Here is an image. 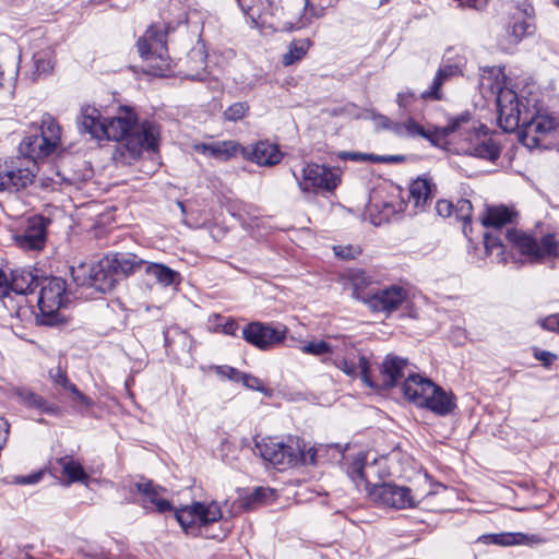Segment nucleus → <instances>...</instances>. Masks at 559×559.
Here are the masks:
<instances>
[{
	"mask_svg": "<svg viewBox=\"0 0 559 559\" xmlns=\"http://www.w3.org/2000/svg\"><path fill=\"white\" fill-rule=\"evenodd\" d=\"M463 223V234L469 238V235L472 234V226H471V222H462Z\"/></svg>",
	"mask_w": 559,
	"mask_h": 559,
	"instance_id": "57",
	"label": "nucleus"
},
{
	"mask_svg": "<svg viewBox=\"0 0 559 559\" xmlns=\"http://www.w3.org/2000/svg\"><path fill=\"white\" fill-rule=\"evenodd\" d=\"M193 147L194 151L203 155L221 160H228L238 154L240 144L236 141L227 140L212 143H199Z\"/></svg>",
	"mask_w": 559,
	"mask_h": 559,
	"instance_id": "25",
	"label": "nucleus"
},
{
	"mask_svg": "<svg viewBox=\"0 0 559 559\" xmlns=\"http://www.w3.org/2000/svg\"><path fill=\"white\" fill-rule=\"evenodd\" d=\"M71 276L78 286L94 288L99 293L110 292L118 283L108 255L94 263L72 266Z\"/></svg>",
	"mask_w": 559,
	"mask_h": 559,
	"instance_id": "9",
	"label": "nucleus"
},
{
	"mask_svg": "<svg viewBox=\"0 0 559 559\" xmlns=\"http://www.w3.org/2000/svg\"><path fill=\"white\" fill-rule=\"evenodd\" d=\"M273 495V491L269 488L258 487L253 490V498H259V502L262 503Z\"/></svg>",
	"mask_w": 559,
	"mask_h": 559,
	"instance_id": "55",
	"label": "nucleus"
},
{
	"mask_svg": "<svg viewBox=\"0 0 559 559\" xmlns=\"http://www.w3.org/2000/svg\"><path fill=\"white\" fill-rule=\"evenodd\" d=\"M424 98L421 94L417 95L414 91L407 88L399 92L396 95V104L403 115L420 116L424 112Z\"/></svg>",
	"mask_w": 559,
	"mask_h": 559,
	"instance_id": "35",
	"label": "nucleus"
},
{
	"mask_svg": "<svg viewBox=\"0 0 559 559\" xmlns=\"http://www.w3.org/2000/svg\"><path fill=\"white\" fill-rule=\"evenodd\" d=\"M37 305L45 317L55 316L66 300V281L61 277H45L39 283Z\"/></svg>",
	"mask_w": 559,
	"mask_h": 559,
	"instance_id": "18",
	"label": "nucleus"
},
{
	"mask_svg": "<svg viewBox=\"0 0 559 559\" xmlns=\"http://www.w3.org/2000/svg\"><path fill=\"white\" fill-rule=\"evenodd\" d=\"M485 544H493L499 546L530 545L538 543L542 539L537 535H526L524 533H499L486 534L479 537Z\"/></svg>",
	"mask_w": 559,
	"mask_h": 559,
	"instance_id": "32",
	"label": "nucleus"
},
{
	"mask_svg": "<svg viewBox=\"0 0 559 559\" xmlns=\"http://www.w3.org/2000/svg\"><path fill=\"white\" fill-rule=\"evenodd\" d=\"M465 64V57L455 49L450 48L443 55L442 63L437 70V73L448 82L454 76L463 75Z\"/></svg>",
	"mask_w": 559,
	"mask_h": 559,
	"instance_id": "33",
	"label": "nucleus"
},
{
	"mask_svg": "<svg viewBox=\"0 0 559 559\" xmlns=\"http://www.w3.org/2000/svg\"><path fill=\"white\" fill-rule=\"evenodd\" d=\"M518 217V212L512 206L507 205H493L487 207L481 223L486 227H493L499 229L500 227L513 223Z\"/></svg>",
	"mask_w": 559,
	"mask_h": 559,
	"instance_id": "31",
	"label": "nucleus"
},
{
	"mask_svg": "<svg viewBox=\"0 0 559 559\" xmlns=\"http://www.w3.org/2000/svg\"><path fill=\"white\" fill-rule=\"evenodd\" d=\"M558 4H559V1H558Z\"/></svg>",
	"mask_w": 559,
	"mask_h": 559,
	"instance_id": "63",
	"label": "nucleus"
},
{
	"mask_svg": "<svg viewBox=\"0 0 559 559\" xmlns=\"http://www.w3.org/2000/svg\"><path fill=\"white\" fill-rule=\"evenodd\" d=\"M39 283L40 281L31 270H13L10 278L4 271L0 270V298L9 296L11 292L19 295L32 294Z\"/></svg>",
	"mask_w": 559,
	"mask_h": 559,
	"instance_id": "21",
	"label": "nucleus"
},
{
	"mask_svg": "<svg viewBox=\"0 0 559 559\" xmlns=\"http://www.w3.org/2000/svg\"><path fill=\"white\" fill-rule=\"evenodd\" d=\"M110 261V264L114 269V272L117 275V281L120 278L127 277L136 271L143 269L145 264V260L139 258L133 253H114L107 254Z\"/></svg>",
	"mask_w": 559,
	"mask_h": 559,
	"instance_id": "27",
	"label": "nucleus"
},
{
	"mask_svg": "<svg viewBox=\"0 0 559 559\" xmlns=\"http://www.w3.org/2000/svg\"><path fill=\"white\" fill-rule=\"evenodd\" d=\"M240 382H242V384L250 390L262 392L267 396L271 395V390L267 389L264 385L263 381L255 376L242 372L240 377Z\"/></svg>",
	"mask_w": 559,
	"mask_h": 559,
	"instance_id": "44",
	"label": "nucleus"
},
{
	"mask_svg": "<svg viewBox=\"0 0 559 559\" xmlns=\"http://www.w3.org/2000/svg\"><path fill=\"white\" fill-rule=\"evenodd\" d=\"M255 448L264 461L280 469L297 466L302 459L301 441L296 437H288L286 441L266 438L257 442Z\"/></svg>",
	"mask_w": 559,
	"mask_h": 559,
	"instance_id": "10",
	"label": "nucleus"
},
{
	"mask_svg": "<svg viewBox=\"0 0 559 559\" xmlns=\"http://www.w3.org/2000/svg\"><path fill=\"white\" fill-rule=\"evenodd\" d=\"M302 448V459L300 460L299 464H316V454L317 451L313 448L308 449L305 451V445L301 443Z\"/></svg>",
	"mask_w": 559,
	"mask_h": 559,
	"instance_id": "52",
	"label": "nucleus"
},
{
	"mask_svg": "<svg viewBox=\"0 0 559 559\" xmlns=\"http://www.w3.org/2000/svg\"><path fill=\"white\" fill-rule=\"evenodd\" d=\"M61 141V128L57 120L49 114L41 118L39 132L26 135L20 144V152L24 155L22 158L36 159L44 158L52 154Z\"/></svg>",
	"mask_w": 559,
	"mask_h": 559,
	"instance_id": "8",
	"label": "nucleus"
},
{
	"mask_svg": "<svg viewBox=\"0 0 559 559\" xmlns=\"http://www.w3.org/2000/svg\"><path fill=\"white\" fill-rule=\"evenodd\" d=\"M48 224L49 221L41 215L29 217L25 226L13 236L15 245L23 250H41L47 240Z\"/></svg>",
	"mask_w": 559,
	"mask_h": 559,
	"instance_id": "19",
	"label": "nucleus"
},
{
	"mask_svg": "<svg viewBox=\"0 0 559 559\" xmlns=\"http://www.w3.org/2000/svg\"><path fill=\"white\" fill-rule=\"evenodd\" d=\"M293 176L304 193L317 194L320 191L331 192L335 190L341 182V177L335 170L317 163L305 164L300 171H294Z\"/></svg>",
	"mask_w": 559,
	"mask_h": 559,
	"instance_id": "12",
	"label": "nucleus"
},
{
	"mask_svg": "<svg viewBox=\"0 0 559 559\" xmlns=\"http://www.w3.org/2000/svg\"><path fill=\"white\" fill-rule=\"evenodd\" d=\"M56 463L60 466L61 473L67 477L69 484L86 481L88 479L82 464L75 461L72 456H61L56 460Z\"/></svg>",
	"mask_w": 559,
	"mask_h": 559,
	"instance_id": "38",
	"label": "nucleus"
},
{
	"mask_svg": "<svg viewBox=\"0 0 559 559\" xmlns=\"http://www.w3.org/2000/svg\"><path fill=\"white\" fill-rule=\"evenodd\" d=\"M259 498H253V491L246 496L245 498L241 499V504L240 507L246 510V511H249L253 508H255L257 504H259Z\"/></svg>",
	"mask_w": 559,
	"mask_h": 559,
	"instance_id": "53",
	"label": "nucleus"
},
{
	"mask_svg": "<svg viewBox=\"0 0 559 559\" xmlns=\"http://www.w3.org/2000/svg\"><path fill=\"white\" fill-rule=\"evenodd\" d=\"M49 378L53 382V384L61 386L66 391H69L73 394V401L80 403L86 407L93 405L92 400L82 393L75 384L71 383L66 370H63L60 366L52 368L49 370Z\"/></svg>",
	"mask_w": 559,
	"mask_h": 559,
	"instance_id": "34",
	"label": "nucleus"
},
{
	"mask_svg": "<svg viewBox=\"0 0 559 559\" xmlns=\"http://www.w3.org/2000/svg\"><path fill=\"white\" fill-rule=\"evenodd\" d=\"M249 111V105L246 102H238L230 105L224 111V118L228 121H238L242 119Z\"/></svg>",
	"mask_w": 559,
	"mask_h": 559,
	"instance_id": "42",
	"label": "nucleus"
},
{
	"mask_svg": "<svg viewBox=\"0 0 559 559\" xmlns=\"http://www.w3.org/2000/svg\"><path fill=\"white\" fill-rule=\"evenodd\" d=\"M407 368V360L400 358L397 356H386L383 360L380 372H381V384L382 388H392L397 384V382L405 377V370ZM371 381L374 383L373 388H378L372 379Z\"/></svg>",
	"mask_w": 559,
	"mask_h": 559,
	"instance_id": "23",
	"label": "nucleus"
},
{
	"mask_svg": "<svg viewBox=\"0 0 559 559\" xmlns=\"http://www.w3.org/2000/svg\"><path fill=\"white\" fill-rule=\"evenodd\" d=\"M238 330V324L234 319H227L225 323L222 324V332L226 335H236Z\"/></svg>",
	"mask_w": 559,
	"mask_h": 559,
	"instance_id": "54",
	"label": "nucleus"
},
{
	"mask_svg": "<svg viewBox=\"0 0 559 559\" xmlns=\"http://www.w3.org/2000/svg\"><path fill=\"white\" fill-rule=\"evenodd\" d=\"M38 167L31 159L14 157L0 162V192L17 193L34 183Z\"/></svg>",
	"mask_w": 559,
	"mask_h": 559,
	"instance_id": "11",
	"label": "nucleus"
},
{
	"mask_svg": "<svg viewBox=\"0 0 559 559\" xmlns=\"http://www.w3.org/2000/svg\"><path fill=\"white\" fill-rule=\"evenodd\" d=\"M534 356L537 360L542 361L545 366H550L556 359L557 356L547 350H538L536 349Z\"/></svg>",
	"mask_w": 559,
	"mask_h": 559,
	"instance_id": "50",
	"label": "nucleus"
},
{
	"mask_svg": "<svg viewBox=\"0 0 559 559\" xmlns=\"http://www.w3.org/2000/svg\"><path fill=\"white\" fill-rule=\"evenodd\" d=\"M393 457H380L374 459L372 463H367V454L365 452H359L350 457H345L344 468L347 476L350 480L356 485L357 489L365 490L368 493V490L373 486L371 481L372 474H380L378 467H384L391 462ZM394 473L389 471L384 474V476H393ZM383 477V475H379Z\"/></svg>",
	"mask_w": 559,
	"mask_h": 559,
	"instance_id": "14",
	"label": "nucleus"
},
{
	"mask_svg": "<svg viewBox=\"0 0 559 559\" xmlns=\"http://www.w3.org/2000/svg\"><path fill=\"white\" fill-rule=\"evenodd\" d=\"M3 81H4V71L2 69V67L0 66V87L3 86Z\"/></svg>",
	"mask_w": 559,
	"mask_h": 559,
	"instance_id": "58",
	"label": "nucleus"
},
{
	"mask_svg": "<svg viewBox=\"0 0 559 559\" xmlns=\"http://www.w3.org/2000/svg\"><path fill=\"white\" fill-rule=\"evenodd\" d=\"M404 396L419 407H426L438 415H447L453 411V397L436 385L428 378L409 373L402 385Z\"/></svg>",
	"mask_w": 559,
	"mask_h": 559,
	"instance_id": "5",
	"label": "nucleus"
},
{
	"mask_svg": "<svg viewBox=\"0 0 559 559\" xmlns=\"http://www.w3.org/2000/svg\"><path fill=\"white\" fill-rule=\"evenodd\" d=\"M415 116H407L406 120L399 122L397 136H421L431 140L435 134L448 136L457 134L456 152L496 162L500 157L501 146L487 132H483L469 112L449 119L448 124L435 132L426 130L417 122Z\"/></svg>",
	"mask_w": 559,
	"mask_h": 559,
	"instance_id": "3",
	"label": "nucleus"
},
{
	"mask_svg": "<svg viewBox=\"0 0 559 559\" xmlns=\"http://www.w3.org/2000/svg\"><path fill=\"white\" fill-rule=\"evenodd\" d=\"M334 254L341 259H355L361 253V249L358 246H334Z\"/></svg>",
	"mask_w": 559,
	"mask_h": 559,
	"instance_id": "46",
	"label": "nucleus"
},
{
	"mask_svg": "<svg viewBox=\"0 0 559 559\" xmlns=\"http://www.w3.org/2000/svg\"><path fill=\"white\" fill-rule=\"evenodd\" d=\"M175 518L186 535L191 537L217 538L210 526L223 518L218 502H193L175 510Z\"/></svg>",
	"mask_w": 559,
	"mask_h": 559,
	"instance_id": "7",
	"label": "nucleus"
},
{
	"mask_svg": "<svg viewBox=\"0 0 559 559\" xmlns=\"http://www.w3.org/2000/svg\"><path fill=\"white\" fill-rule=\"evenodd\" d=\"M373 121L377 129L389 130L395 135L397 134L399 121H393L389 117L381 114L373 116Z\"/></svg>",
	"mask_w": 559,
	"mask_h": 559,
	"instance_id": "47",
	"label": "nucleus"
},
{
	"mask_svg": "<svg viewBox=\"0 0 559 559\" xmlns=\"http://www.w3.org/2000/svg\"><path fill=\"white\" fill-rule=\"evenodd\" d=\"M408 293L405 288L391 285L384 288H376L367 299V306L374 312L386 314L397 310L406 301Z\"/></svg>",
	"mask_w": 559,
	"mask_h": 559,
	"instance_id": "20",
	"label": "nucleus"
},
{
	"mask_svg": "<svg viewBox=\"0 0 559 559\" xmlns=\"http://www.w3.org/2000/svg\"><path fill=\"white\" fill-rule=\"evenodd\" d=\"M287 332L282 323L253 321L242 329V338L260 350H269L283 343Z\"/></svg>",
	"mask_w": 559,
	"mask_h": 559,
	"instance_id": "16",
	"label": "nucleus"
},
{
	"mask_svg": "<svg viewBox=\"0 0 559 559\" xmlns=\"http://www.w3.org/2000/svg\"><path fill=\"white\" fill-rule=\"evenodd\" d=\"M473 214L472 202L467 199H460L454 204V216L461 222H471Z\"/></svg>",
	"mask_w": 559,
	"mask_h": 559,
	"instance_id": "43",
	"label": "nucleus"
},
{
	"mask_svg": "<svg viewBox=\"0 0 559 559\" xmlns=\"http://www.w3.org/2000/svg\"><path fill=\"white\" fill-rule=\"evenodd\" d=\"M76 121L81 133L96 140L119 142L114 158L123 165H131L144 152H155L158 147L159 127L147 120L139 123L130 107H121L117 116L105 119L97 108L85 105Z\"/></svg>",
	"mask_w": 559,
	"mask_h": 559,
	"instance_id": "2",
	"label": "nucleus"
},
{
	"mask_svg": "<svg viewBox=\"0 0 559 559\" xmlns=\"http://www.w3.org/2000/svg\"><path fill=\"white\" fill-rule=\"evenodd\" d=\"M325 13L324 7H314L309 0H305L302 13L295 19H287L282 22V29L298 31L312 24Z\"/></svg>",
	"mask_w": 559,
	"mask_h": 559,
	"instance_id": "29",
	"label": "nucleus"
},
{
	"mask_svg": "<svg viewBox=\"0 0 559 559\" xmlns=\"http://www.w3.org/2000/svg\"><path fill=\"white\" fill-rule=\"evenodd\" d=\"M193 80H197V81H203L204 80V76L198 74L197 76H192Z\"/></svg>",
	"mask_w": 559,
	"mask_h": 559,
	"instance_id": "61",
	"label": "nucleus"
},
{
	"mask_svg": "<svg viewBox=\"0 0 559 559\" xmlns=\"http://www.w3.org/2000/svg\"><path fill=\"white\" fill-rule=\"evenodd\" d=\"M237 1H238V3H239V7L242 9V11H243L246 14H249V10H248V9H246L245 3H243V1H245V0H237Z\"/></svg>",
	"mask_w": 559,
	"mask_h": 559,
	"instance_id": "59",
	"label": "nucleus"
},
{
	"mask_svg": "<svg viewBox=\"0 0 559 559\" xmlns=\"http://www.w3.org/2000/svg\"><path fill=\"white\" fill-rule=\"evenodd\" d=\"M534 8L531 3L523 2L516 7V12L512 15L511 35L514 41H520L526 35L534 31Z\"/></svg>",
	"mask_w": 559,
	"mask_h": 559,
	"instance_id": "24",
	"label": "nucleus"
},
{
	"mask_svg": "<svg viewBox=\"0 0 559 559\" xmlns=\"http://www.w3.org/2000/svg\"><path fill=\"white\" fill-rule=\"evenodd\" d=\"M540 326L547 331L559 334V313L548 316L540 320Z\"/></svg>",
	"mask_w": 559,
	"mask_h": 559,
	"instance_id": "49",
	"label": "nucleus"
},
{
	"mask_svg": "<svg viewBox=\"0 0 559 559\" xmlns=\"http://www.w3.org/2000/svg\"><path fill=\"white\" fill-rule=\"evenodd\" d=\"M436 187L426 178H418L412 182L409 188L411 200L415 207L424 209L433 197Z\"/></svg>",
	"mask_w": 559,
	"mask_h": 559,
	"instance_id": "36",
	"label": "nucleus"
},
{
	"mask_svg": "<svg viewBox=\"0 0 559 559\" xmlns=\"http://www.w3.org/2000/svg\"><path fill=\"white\" fill-rule=\"evenodd\" d=\"M341 278L344 289L350 290L354 298L367 304V299L371 296L374 289L369 288L371 285V278L365 273V271L348 270Z\"/></svg>",
	"mask_w": 559,
	"mask_h": 559,
	"instance_id": "22",
	"label": "nucleus"
},
{
	"mask_svg": "<svg viewBox=\"0 0 559 559\" xmlns=\"http://www.w3.org/2000/svg\"><path fill=\"white\" fill-rule=\"evenodd\" d=\"M104 559H107V558L104 557Z\"/></svg>",
	"mask_w": 559,
	"mask_h": 559,
	"instance_id": "62",
	"label": "nucleus"
},
{
	"mask_svg": "<svg viewBox=\"0 0 559 559\" xmlns=\"http://www.w3.org/2000/svg\"><path fill=\"white\" fill-rule=\"evenodd\" d=\"M484 246L486 254L491 257L498 263H506V247L497 231L486 233L484 235Z\"/></svg>",
	"mask_w": 559,
	"mask_h": 559,
	"instance_id": "39",
	"label": "nucleus"
},
{
	"mask_svg": "<svg viewBox=\"0 0 559 559\" xmlns=\"http://www.w3.org/2000/svg\"><path fill=\"white\" fill-rule=\"evenodd\" d=\"M43 477V473H34L27 476H16L14 483L19 485H32L38 483Z\"/></svg>",
	"mask_w": 559,
	"mask_h": 559,
	"instance_id": "51",
	"label": "nucleus"
},
{
	"mask_svg": "<svg viewBox=\"0 0 559 559\" xmlns=\"http://www.w3.org/2000/svg\"><path fill=\"white\" fill-rule=\"evenodd\" d=\"M300 352L320 357L323 364L332 365L350 377L356 376L359 370L364 383L374 386L368 358L360 354L347 336L328 335L324 340H311L300 346Z\"/></svg>",
	"mask_w": 559,
	"mask_h": 559,
	"instance_id": "4",
	"label": "nucleus"
},
{
	"mask_svg": "<svg viewBox=\"0 0 559 559\" xmlns=\"http://www.w3.org/2000/svg\"><path fill=\"white\" fill-rule=\"evenodd\" d=\"M33 79L46 78L48 76L55 67V51L47 47L44 48L33 56Z\"/></svg>",
	"mask_w": 559,
	"mask_h": 559,
	"instance_id": "37",
	"label": "nucleus"
},
{
	"mask_svg": "<svg viewBox=\"0 0 559 559\" xmlns=\"http://www.w3.org/2000/svg\"><path fill=\"white\" fill-rule=\"evenodd\" d=\"M168 334H169V332H168V331H166V332L164 333V337H165V346H166V347H169V346H170V341H169V336H168Z\"/></svg>",
	"mask_w": 559,
	"mask_h": 559,
	"instance_id": "60",
	"label": "nucleus"
},
{
	"mask_svg": "<svg viewBox=\"0 0 559 559\" xmlns=\"http://www.w3.org/2000/svg\"><path fill=\"white\" fill-rule=\"evenodd\" d=\"M447 81L442 79L437 72L432 79L431 84L427 90L421 93V98L427 102H441L444 99L442 86Z\"/></svg>",
	"mask_w": 559,
	"mask_h": 559,
	"instance_id": "41",
	"label": "nucleus"
},
{
	"mask_svg": "<svg viewBox=\"0 0 559 559\" xmlns=\"http://www.w3.org/2000/svg\"><path fill=\"white\" fill-rule=\"evenodd\" d=\"M211 368L215 371L217 376H219L223 379H228L234 382H240V377L242 372L234 367L222 365L213 366Z\"/></svg>",
	"mask_w": 559,
	"mask_h": 559,
	"instance_id": "45",
	"label": "nucleus"
},
{
	"mask_svg": "<svg viewBox=\"0 0 559 559\" xmlns=\"http://www.w3.org/2000/svg\"><path fill=\"white\" fill-rule=\"evenodd\" d=\"M247 158L260 166H274L282 160L283 153L276 144L260 141L253 145L251 152L247 153Z\"/></svg>",
	"mask_w": 559,
	"mask_h": 559,
	"instance_id": "26",
	"label": "nucleus"
},
{
	"mask_svg": "<svg viewBox=\"0 0 559 559\" xmlns=\"http://www.w3.org/2000/svg\"><path fill=\"white\" fill-rule=\"evenodd\" d=\"M312 41L309 38H301L293 40L287 52L283 55L282 63L284 66H292L297 61H300L311 47Z\"/></svg>",
	"mask_w": 559,
	"mask_h": 559,
	"instance_id": "40",
	"label": "nucleus"
},
{
	"mask_svg": "<svg viewBox=\"0 0 559 559\" xmlns=\"http://www.w3.org/2000/svg\"><path fill=\"white\" fill-rule=\"evenodd\" d=\"M343 158L350 159V160H366L367 155L361 153H352V152H345L342 154Z\"/></svg>",
	"mask_w": 559,
	"mask_h": 559,
	"instance_id": "56",
	"label": "nucleus"
},
{
	"mask_svg": "<svg viewBox=\"0 0 559 559\" xmlns=\"http://www.w3.org/2000/svg\"><path fill=\"white\" fill-rule=\"evenodd\" d=\"M504 73L497 67L484 68L480 84L497 94L498 124L504 132L520 129V141L528 148H549L558 132L557 119L535 97L519 98L504 86Z\"/></svg>",
	"mask_w": 559,
	"mask_h": 559,
	"instance_id": "1",
	"label": "nucleus"
},
{
	"mask_svg": "<svg viewBox=\"0 0 559 559\" xmlns=\"http://www.w3.org/2000/svg\"><path fill=\"white\" fill-rule=\"evenodd\" d=\"M504 237L531 263L555 261L559 257V234L549 233L538 239L523 230L509 228Z\"/></svg>",
	"mask_w": 559,
	"mask_h": 559,
	"instance_id": "6",
	"label": "nucleus"
},
{
	"mask_svg": "<svg viewBox=\"0 0 559 559\" xmlns=\"http://www.w3.org/2000/svg\"><path fill=\"white\" fill-rule=\"evenodd\" d=\"M132 492L136 495L134 501L148 513L163 514L174 510L171 502L164 498L166 489L156 485L153 480L135 483Z\"/></svg>",
	"mask_w": 559,
	"mask_h": 559,
	"instance_id": "17",
	"label": "nucleus"
},
{
	"mask_svg": "<svg viewBox=\"0 0 559 559\" xmlns=\"http://www.w3.org/2000/svg\"><path fill=\"white\" fill-rule=\"evenodd\" d=\"M15 393L19 401L28 408L53 416L61 414V409L57 404L47 402L43 396L36 394L29 389L20 388Z\"/></svg>",
	"mask_w": 559,
	"mask_h": 559,
	"instance_id": "30",
	"label": "nucleus"
},
{
	"mask_svg": "<svg viewBox=\"0 0 559 559\" xmlns=\"http://www.w3.org/2000/svg\"><path fill=\"white\" fill-rule=\"evenodd\" d=\"M166 38L167 33L165 29L152 25L136 41L138 51L143 60L152 61L158 59L160 61L154 74L162 75L163 71L169 67Z\"/></svg>",
	"mask_w": 559,
	"mask_h": 559,
	"instance_id": "15",
	"label": "nucleus"
},
{
	"mask_svg": "<svg viewBox=\"0 0 559 559\" xmlns=\"http://www.w3.org/2000/svg\"><path fill=\"white\" fill-rule=\"evenodd\" d=\"M367 496L379 506L396 510L414 508L423 499L411 488L394 483L373 484Z\"/></svg>",
	"mask_w": 559,
	"mask_h": 559,
	"instance_id": "13",
	"label": "nucleus"
},
{
	"mask_svg": "<svg viewBox=\"0 0 559 559\" xmlns=\"http://www.w3.org/2000/svg\"><path fill=\"white\" fill-rule=\"evenodd\" d=\"M143 269L146 276L163 287L178 286L181 283L180 273L163 263L145 261Z\"/></svg>",
	"mask_w": 559,
	"mask_h": 559,
	"instance_id": "28",
	"label": "nucleus"
},
{
	"mask_svg": "<svg viewBox=\"0 0 559 559\" xmlns=\"http://www.w3.org/2000/svg\"><path fill=\"white\" fill-rule=\"evenodd\" d=\"M436 212L439 216L447 218L454 215V203L449 200H439L436 203Z\"/></svg>",
	"mask_w": 559,
	"mask_h": 559,
	"instance_id": "48",
	"label": "nucleus"
}]
</instances>
